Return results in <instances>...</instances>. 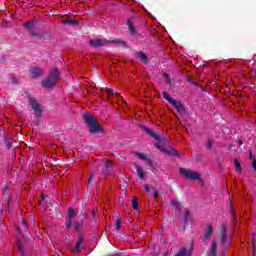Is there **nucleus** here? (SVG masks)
I'll list each match as a JSON object with an SVG mask.
<instances>
[{
  "mask_svg": "<svg viewBox=\"0 0 256 256\" xmlns=\"http://www.w3.org/2000/svg\"><path fill=\"white\" fill-rule=\"evenodd\" d=\"M231 245V234H227V226L222 224L220 226V234L218 241H213L208 250V256H216L217 255V247L220 249H227Z\"/></svg>",
  "mask_w": 256,
  "mask_h": 256,
  "instance_id": "f257e3e1",
  "label": "nucleus"
},
{
  "mask_svg": "<svg viewBox=\"0 0 256 256\" xmlns=\"http://www.w3.org/2000/svg\"><path fill=\"white\" fill-rule=\"evenodd\" d=\"M84 121L88 126L90 133H99V131H101V126L99 125L97 118H95L90 113L86 112L84 114Z\"/></svg>",
  "mask_w": 256,
  "mask_h": 256,
  "instance_id": "f03ea898",
  "label": "nucleus"
},
{
  "mask_svg": "<svg viewBox=\"0 0 256 256\" xmlns=\"http://www.w3.org/2000/svg\"><path fill=\"white\" fill-rule=\"evenodd\" d=\"M57 81H59V70L57 68H53L47 79H45L43 81V86L44 87H53V85H55V83H57Z\"/></svg>",
  "mask_w": 256,
  "mask_h": 256,
  "instance_id": "7ed1b4c3",
  "label": "nucleus"
},
{
  "mask_svg": "<svg viewBox=\"0 0 256 256\" xmlns=\"http://www.w3.org/2000/svg\"><path fill=\"white\" fill-rule=\"evenodd\" d=\"M162 95L167 102H169L171 105H173V107H175V109H177L179 113H185V106H183V103L173 99L167 92H163Z\"/></svg>",
  "mask_w": 256,
  "mask_h": 256,
  "instance_id": "20e7f679",
  "label": "nucleus"
},
{
  "mask_svg": "<svg viewBox=\"0 0 256 256\" xmlns=\"http://www.w3.org/2000/svg\"><path fill=\"white\" fill-rule=\"evenodd\" d=\"M180 174L183 177H185V179H190V180H196V179H199V177H201V174H199L198 172L187 170L184 168L180 169Z\"/></svg>",
  "mask_w": 256,
  "mask_h": 256,
  "instance_id": "39448f33",
  "label": "nucleus"
},
{
  "mask_svg": "<svg viewBox=\"0 0 256 256\" xmlns=\"http://www.w3.org/2000/svg\"><path fill=\"white\" fill-rule=\"evenodd\" d=\"M111 171H113V162H111V160H107L102 166V173L103 175H109Z\"/></svg>",
  "mask_w": 256,
  "mask_h": 256,
  "instance_id": "423d86ee",
  "label": "nucleus"
},
{
  "mask_svg": "<svg viewBox=\"0 0 256 256\" xmlns=\"http://www.w3.org/2000/svg\"><path fill=\"white\" fill-rule=\"evenodd\" d=\"M30 105L32 106V109L35 111L37 117H39L41 115V106H39L37 100H35L34 98H30Z\"/></svg>",
  "mask_w": 256,
  "mask_h": 256,
  "instance_id": "0eeeda50",
  "label": "nucleus"
},
{
  "mask_svg": "<svg viewBox=\"0 0 256 256\" xmlns=\"http://www.w3.org/2000/svg\"><path fill=\"white\" fill-rule=\"evenodd\" d=\"M75 215H77V210L70 208L68 210V219L66 220V227H71V220L73 219V217H75Z\"/></svg>",
  "mask_w": 256,
  "mask_h": 256,
  "instance_id": "6e6552de",
  "label": "nucleus"
},
{
  "mask_svg": "<svg viewBox=\"0 0 256 256\" xmlns=\"http://www.w3.org/2000/svg\"><path fill=\"white\" fill-rule=\"evenodd\" d=\"M83 237L80 236L79 240L76 242V246L73 248V253H81L83 251Z\"/></svg>",
  "mask_w": 256,
  "mask_h": 256,
  "instance_id": "1a4fd4ad",
  "label": "nucleus"
},
{
  "mask_svg": "<svg viewBox=\"0 0 256 256\" xmlns=\"http://www.w3.org/2000/svg\"><path fill=\"white\" fill-rule=\"evenodd\" d=\"M106 44H107L106 40H102V39L90 40V45H92V47H103V45H106Z\"/></svg>",
  "mask_w": 256,
  "mask_h": 256,
  "instance_id": "9d476101",
  "label": "nucleus"
},
{
  "mask_svg": "<svg viewBox=\"0 0 256 256\" xmlns=\"http://www.w3.org/2000/svg\"><path fill=\"white\" fill-rule=\"evenodd\" d=\"M30 73H31L32 77H41V75H43V69H41L39 67H32L30 69Z\"/></svg>",
  "mask_w": 256,
  "mask_h": 256,
  "instance_id": "9b49d317",
  "label": "nucleus"
},
{
  "mask_svg": "<svg viewBox=\"0 0 256 256\" xmlns=\"http://www.w3.org/2000/svg\"><path fill=\"white\" fill-rule=\"evenodd\" d=\"M177 256H191V249L181 248Z\"/></svg>",
  "mask_w": 256,
  "mask_h": 256,
  "instance_id": "f8f14e48",
  "label": "nucleus"
},
{
  "mask_svg": "<svg viewBox=\"0 0 256 256\" xmlns=\"http://www.w3.org/2000/svg\"><path fill=\"white\" fill-rule=\"evenodd\" d=\"M24 27H26V29H29L31 31L35 29V27H37V22L35 21L26 22L24 23Z\"/></svg>",
  "mask_w": 256,
  "mask_h": 256,
  "instance_id": "ddd939ff",
  "label": "nucleus"
},
{
  "mask_svg": "<svg viewBox=\"0 0 256 256\" xmlns=\"http://www.w3.org/2000/svg\"><path fill=\"white\" fill-rule=\"evenodd\" d=\"M211 233H213V226L207 225L204 238L209 239V237H211Z\"/></svg>",
  "mask_w": 256,
  "mask_h": 256,
  "instance_id": "4468645a",
  "label": "nucleus"
},
{
  "mask_svg": "<svg viewBox=\"0 0 256 256\" xmlns=\"http://www.w3.org/2000/svg\"><path fill=\"white\" fill-rule=\"evenodd\" d=\"M137 175L140 179H145V171L141 169V167L136 166Z\"/></svg>",
  "mask_w": 256,
  "mask_h": 256,
  "instance_id": "2eb2a0df",
  "label": "nucleus"
},
{
  "mask_svg": "<svg viewBox=\"0 0 256 256\" xmlns=\"http://www.w3.org/2000/svg\"><path fill=\"white\" fill-rule=\"evenodd\" d=\"M137 57L140 61H143V63H147V55H145V53L138 52Z\"/></svg>",
  "mask_w": 256,
  "mask_h": 256,
  "instance_id": "dca6fc26",
  "label": "nucleus"
},
{
  "mask_svg": "<svg viewBox=\"0 0 256 256\" xmlns=\"http://www.w3.org/2000/svg\"><path fill=\"white\" fill-rule=\"evenodd\" d=\"M234 166L236 171H238V173H241V163H239L237 159L234 160Z\"/></svg>",
  "mask_w": 256,
  "mask_h": 256,
  "instance_id": "f3484780",
  "label": "nucleus"
},
{
  "mask_svg": "<svg viewBox=\"0 0 256 256\" xmlns=\"http://www.w3.org/2000/svg\"><path fill=\"white\" fill-rule=\"evenodd\" d=\"M128 29L132 35L135 33V26H133V23H131V20L128 21Z\"/></svg>",
  "mask_w": 256,
  "mask_h": 256,
  "instance_id": "a211bd4d",
  "label": "nucleus"
},
{
  "mask_svg": "<svg viewBox=\"0 0 256 256\" xmlns=\"http://www.w3.org/2000/svg\"><path fill=\"white\" fill-rule=\"evenodd\" d=\"M148 135H151V137H154L155 139H157L159 141V136H156L155 132H153V130L151 129H146Z\"/></svg>",
  "mask_w": 256,
  "mask_h": 256,
  "instance_id": "6ab92c4d",
  "label": "nucleus"
},
{
  "mask_svg": "<svg viewBox=\"0 0 256 256\" xmlns=\"http://www.w3.org/2000/svg\"><path fill=\"white\" fill-rule=\"evenodd\" d=\"M156 147L157 149H159L160 151H163V153H169V151L167 149H165V147H161L159 145V143H156Z\"/></svg>",
  "mask_w": 256,
  "mask_h": 256,
  "instance_id": "aec40b11",
  "label": "nucleus"
},
{
  "mask_svg": "<svg viewBox=\"0 0 256 256\" xmlns=\"http://www.w3.org/2000/svg\"><path fill=\"white\" fill-rule=\"evenodd\" d=\"M132 207L133 209H135V211L139 209V204L137 203V200H132Z\"/></svg>",
  "mask_w": 256,
  "mask_h": 256,
  "instance_id": "412c9836",
  "label": "nucleus"
},
{
  "mask_svg": "<svg viewBox=\"0 0 256 256\" xmlns=\"http://www.w3.org/2000/svg\"><path fill=\"white\" fill-rule=\"evenodd\" d=\"M152 194L154 195L155 199H159V192L157 191V189L152 188Z\"/></svg>",
  "mask_w": 256,
  "mask_h": 256,
  "instance_id": "4be33fe9",
  "label": "nucleus"
},
{
  "mask_svg": "<svg viewBox=\"0 0 256 256\" xmlns=\"http://www.w3.org/2000/svg\"><path fill=\"white\" fill-rule=\"evenodd\" d=\"M171 204L173 205V207H176V209H179V202H177V200L173 199L171 200Z\"/></svg>",
  "mask_w": 256,
  "mask_h": 256,
  "instance_id": "5701e85b",
  "label": "nucleus"
},
{
  "mask_svg": "<svg viewBox=\"0 0 256 256\" xmlns=\"http://www.w3.org/2000/svg\"><path fill=\"white\" fill-rule=\"evenodd\" d=\"M106 93L108 95V98L111 99V95H113V89H110V88L106 89Z\"/></svg>",
  "mask_w": 256,
  "mask_h": 256,
  "instance_id": "b1692460",
  "label": "nucleus"
},
{
  "mask_svg": "<svg viewBox=\"0 0 256 256\" xmlns=\"http://www.w3.org/2000/svg\"><path fill=\"white\" fill-rule=\"evenodd\" d=\"M138 158L142 159L143 161H147V156H145V154H138Z\"/></svg>",
  "mask_w": 256,
  "mask_h": 256,
  "instance_id": "393cba45",
  "label": "nucleus"
},
{
  "mask_svg": "<svg viewBox=\"0 0 256 256\" xmlns=\"http://www.w3.org/2000/svg\"><path fill=\"white\" fill-rule=\"evenodd\" d=\"M64 23H67L68 25H73V23H75V20L73 19L65 20Z\"/></svg>",
  "mask_w": 256,
  "mask_h": 256,
  "instance_id": "a878e982",
  "label": "nucleus"
},
{
  "mask_svg": "<svg viewBox=\"0 0 256 256\" xmlns=\"http://www.w3.org/2000/svg\"><path fill=\"white\" fill-rule=\"evenodd\" d=\"M144 188H145L146 193H151V188L149 187V185L145 184Z\"/></svg>",
  "mask_w": 256,
  "mask_h": 256,
  "instance_id": "bb28decb",
  "label": "nucleus"
},
{
  "mask_svg": "<svg viewBox=\"0 0 256 256\" xmlns=\"http://www.w3.org/2000/svg\"><path fill=\"white\" fill-rule=\"evenodd\" d=\"M252 251H253V256H255L256 247H255V241H254V240H253V242H252Z\"/></svg>",
  "mask_w": 256,
  "mask_h": 256,
  "instance_id": "cd10ccee",
  "label": "nucleus"
},
{
  "mask_svg": "<svg viewBox=\"0 0 256 256\" xmlns=\"http://www.w3.org/2000/svg\"><path fill=\"white\" fill-rule=\"evenodd\" d=\"M164 78L166 79L167 83H171V78H169V75L164 74Z\"/></svg>",
  "mask_w": 256,
  "mask_h": 256,
  "instance_id": "c85d7f7f",
  "label": "nucleus"
},
{
  "mask_svg": "<svg viewBox=\"0 0 256 256\" xmlns=\"http://www.w3.org/2000/svg\"><path fill=\"white\" fill-rule=\"evenodd\" d=\"M116 229H121V221L117 220Z\"/></svg>",
  "mask_w": 256,
  "mask_h": 256,
  "instance_id": "c756f323",
  "label": "nucleus"
},
{
  "mask_svg": "<svg viewBox=\"0 0 256 256\" xmlns=\"http://www.w3.org/2000/svg\"><path fill=\"white\" fill-rule=\"evenodd\" d=\"M22 225L24 229H27V221H25V219H22Z\"/></svg>",
  "mask_w": 256,
  "mask_h": 256,
  "instance_id": "7c9ffc66",
  "label": "nucleus"
},
{
  "mask_svg": "<svg viewBox=\"0 0 256 256\" xmlns=\"http://www.w3.org/2000/svg\"><path fill=\"white\" fill-rule=\"evenodd\" d=\"M252 167H253L254 171H256V161L255 160L252 163Z\"/></svg>",
  "mask_w": 256,
  "mask_h": 256,
  "instance_id": "2f4dec72",
  "label": "nucleus"
},
{
  "mask_svg": "<svg viewBox=\"0 0 256 256\" xmlns=\"http://www.w3.org/2000/svg\"><path fill=\"white\" fill-rule=\"evenodd\" d=\"M5 143L8 147H11V142H9V140H6Z\"/></svg>",
  "mask_w": 256,
  "mask_h": 256,
  "instance_id": "473e14b6",
  "label": "nucleus"
},
{
  "mask_svg": "<svg viewBox=\"0 0 256 256\" xmlns=\"http://www.w3.org/2000/svg\"><path fill=\"white\" fill-rule=\"evenodd\" d=\"M93 181V174L90 175V179L88 180V183H91Z\"/></svg>",
  "mask_w": 256,
  "mask_h": 256,
  "instance_id": "72a5a7b5",
  "label": "nucleus"
},
{
  "mask_svg": "<svg viewBox=\"0 0 256 256\" xmlns=\"http://www.w3.org/2000/svg\"><path fill=\"white\" fill-rule=\"evenodd\" d=\"M238 144H239V145H243V141H242V140H239V141H238Z\"/></svg>",
  "mask_w": 256,
  "mask_h": 256,
  "instance_id": "f704fd0d",
  "label": "nucleus"
},
{
  "mask_svg": "<svg viewBox=\"0 0 256 256\" xmlns=\"http://www.w3.org/2000/svg\"><path fill=\"white\" fill-rule=\"evenodd\" d=\"M208 149H211V142H208Z\"/></svg>",
  "mask_w": 256,
  "mask_h": 256,
  "instance_id": "c9c22d12",
  "label": "nucleus"
},
{
  "mask_svg": "<svg viewBox=\"0 0 256 256\" xmlns=\"http://www.w3.org/2000/svg\"><path fill=\"white\" fill-rule=\"evenodd\" d=\"M112 43H119V40H114L112 41Z\"/></svg>",
  "mask_w": 256,
  "mask_h": 256,
  "instance_id": "e433bc0d",
  "label": "nucleus"
},
{
  "mask_svg": "<svg viewBox=\"0 0 256 256\" xmlns=\"http://www.w3.org/2000/svg\"><path fill=\"white\" fill-rule=\"evenodd\" d=\"M16 231H19V228L16 227Z\"/></svg>",
  "mask_w": 256,
  "mask_h": 256,
  "instance_id": "4c0bfd02",
  "label": "nucleus"
},
{
  "mask_svg": "<svg viewBox=\"0 0 256 256\" xmlns=\"http://www.w3.org/2000/svg\"><path fill=\"white\" fill-rule=\"evenodd\" d=\"M250 157H252V154L250 153Z\"/></svg>",
  "mask_w": 256,
  "mask_h": 256,
  "instance_id": "58836bf2",
  "label": "nucleus"
},
{
  "mask_svg": "<svg viewBox=\"0 0 256 256\" xmlns=\"http://www.w3.org/2000/svg\"><path fill=\"white\" fill-rule=\"evenodd\" d=\"M42 199H44V197L42 196Z\"/></svg>",
  "mask_w": 256,
  "mask_h": 256,
  "instance_id": "ea45409f",
  "label": "nucleus"
}]
</instances>
